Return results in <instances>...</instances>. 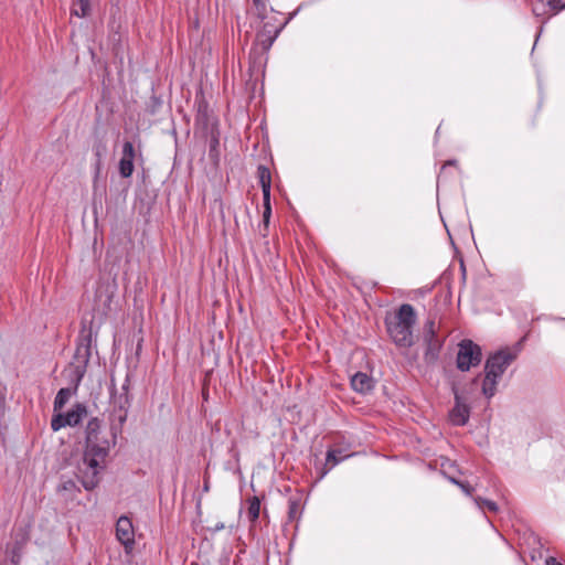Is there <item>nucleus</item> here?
Instances as JSON below:
<instances>
[{
  "label": "nucleus",
  "instance_id": "4",
  "mask_svg": "<svg viewBox=\"0 0 565 565\" xmlns=\"http://www.w3.org/2000/svg\"><path fill=\"white\" fill-rule=\"evenodd\" d=\"M396 320L388 323L387 331L398 347L409 348L413 344V326L416 322L415 311L411 305H402L396 315Z\"/></svg>",
  "mask_w": 565,
  "mask_h": 565
},
{
  "label": "nucleus",
  "instance_id": "8",
  "mask_svg": "<svg viewBox=\"0 0 565 565\" xmlns=\"http://www.w3.org/2000/svg\"><path fill=\"white\" fill-rule=\"evenodd\" d=\"M86 407L84 405L76 404L67 413H58L54 415L51 420V427L54 431H57L65 426H76L86 416Z\"/></svg>",
  "mask_w": 565,
  "mask_h": 565
},
{
  "label": "nucleus",
  "instance_id": "24",
  "mask_svg": "<svg viewBox=\"0 0 565 565\" xmlns=\"http://www.w3.org/2000/svg\"><path fill=\"white\" fill-rule=\"evenodd\" d=\"M76 486L74 483V481L72 480H67V481H64L62 484H61V489L65 490V491H68V490H72L74 489Z\"/></svg>",
  "mask_w": 565,
  "mask_h": 565
},
{
  "label": "nucleus",
  "instance_id": "20",
  "mask_svg": "<svg viewBox=\"0 0 565 565\" xmlns=\"http://www.w3.org/2000/svg\"><path fill=\"white\" fill-rule=\"evenodd\" d=\"M473 501L480 510H483L484 508H487L491 512L498 511V505L494 501L487 500V499H483L480 497L473 498Z\"/></svg>",
  "mask_w": 565,
  "mask_h": 565
},
{
  "label": "nucleus",
  "instance_id": "16",
  "mask_svg": "<svg viewBox=\"0 0 565 565\" xmlns=\"http://www.w3.org/2000/svg\"><path fill=\"white\" fill-rule=\"evenodd\" d=\"M90 0H74L71 12L73 15L84 18L89 14Z\"/></svg>",
  "mask_w": 565,
  "mask_h": 565
},
{
  "label": "nucleus",
  "instance_id": "21",
  "mask_svg": "<svg viewBox=\"0 0 565 565\" xmlns=\"http://www.w3.org/2000/svg\"><path fill=\"white\" fill-rule=\"evenodd\" d=\"M263 199H264L263 223H264V226L267 228L269 225L270 216H271L270 198L269 199L263 198Z\"/></svg>",
  "mask_w": 565,
  "mask_h": 565
},
{
  "label": "nucleus",
  "instance_id": "19",
  "mask_svg": "<svg viewBox=\"0 0 565 565\" xmlns=\"http://www.w3.org/2000/svg\"><path fill=\"white\" fill-rule=\"evenodd\" d=\"M260 512V501L257 497H253L248 500L247 516L252 522H255Z\"/></svg>",
  "mask_w": 565,
  "mask_h": 565
},
{
  "label": "nucleus",
  "instance_id": "7",
  "mask_svg": "<svg viewBox=\"0 0 565 565\" xmlns=\"http://www.w3.org/2000/svg\"><path fill=\"white\" fill-rule=\"evenodd\" d=\"M455 395V406L449 412L450 422L456 426H463L468 423L470 417V407L467 404V397L463 392H460L457 386H452Z\"/></svg>",
  "mask_w": 565,
  "mask_h": 565
},
{
  "label": "nucleus",
  "instance_id": "12",
  "mask_svg": "<svg viewBox=\"0 0 565 565\" xmlns=\"http://www.w3.org/2000/svg\"><path fill=\"white\" fill-rule=\"evenodd\" d=\"M563 9H565V0H540L533 6V13L535 15L555 14Z\"/></svg>",
  "mask_w": 565,
  "mask_h": 565
},
{
  "label": "nucleus",
  "instance_id": "27",
  "mask_svg": "<svg viewBox=\"0 0 565 565\" xmlns=\"http://www.w3.org/2000/svg\"><path fill=\"white\" fill-rule=\"evenodd\" d=\"M222 529H224V524H223V523L217 524V525L215 526V530H216V531H220V530H222Z\"/></svg>",
  "mask_w": 565,
  "mask_h": 565
},
{
  "label": "nucleus",
  "instance_id": "23",
  "mask_svg": "<svg viewBox=\"0 0 565 565\" xmlns=\"http://www.w3.org/2000/svg\"><path fill=\"white\" fill-rule=\"evenodd\" d=\"M424 331L425 332H436V323H435V320L433 319H429L427 320V322L425 323V327H424Z\"/></svg>",
  "mask_w": 565,
  "mask_h": 565
},
{
  "label": "nucleus",
  "instance_id": "13",
  "mask_svg": "<svg viewBox=\"0 0 565 565\" xmlns=\"http://www.w3.org/2000/svg\"><path fill=\"white\" fill-rule=\"evenodd\" d=\"M351 386L355 392L365 394L373 388V380L366 373L358 372L351 379Z\"/></svg>",
  "mask_w": 565,
  "mask_h": 565
},
{
  "label": "nucleus",
  "instance_id": "15",
  "mask_svg": "<svg viewBox=\"0 0 565 565\" xmlns=\"http://www.w3.org/2000/svg\"><path fill=\"white\" fill-rule=\"evenodd\" d=\"M93 152L96 158L94 167H95V178L97 179L100 173V170H102L103 158L106 153V145L102 141L95 143L93 146Z\"/></svg>",
  "mask_w": 565,
  "mask_h": 565
},
{
  "label": "nucleus",
  "instance_id": "11",
  "mask_svg": "<svg viewBox=\"0 0 565 565\" xmlns=\"http://www.w3.org/2000/svg\"><path fill=\"white\" fill-rule=\"evenodd\" d=\"M115 286H100L96 291V310L106 316L111 310Z\"/></svg>",
  "mask_w": 565,
  "mask_h": 565
},
{
  "label": "nucleus",
  "instance_id": "1",
  "mask_svg": "<svg viewBox=\"0 0 565 565\" xmlns=\"http://www.w3.org/2000/svg\"><path fill=\"white\" fill-rule=\"evenodd\" d=\"M100 422L92 418L86 425V447L76 467V477L86 490H93L99 483V475L105 467L108 456V441H98Z\"/></svg>",
  "mask_w": 565,
  "mask_h": 565
},
{
  "label": "nucleus",
  "instance_id": "14",
  "mask_svg": "<svg viewBox=\"0 0 565 565\" xmlns=\"http://www.w3.org/2000/svg\"><path fill=\"white\" fill-rule=\"evenodd\" d=\"M259 183L263 191V198H270V172L266 167L258 168Z\"/></svg>",
  "mask_w": 565,
  "mask_h": 565
},
{
  "label": "nucleus",
  "instance_id": "5",
  "mask_svg": "<svg viewBox=\"0 0 565 565\" xmlns=\"http://www.w3.org/2000/svg\"><path fill=\"white\" fill-rule=\"evenodd\" d=\"M482 359L481 348L471 340H462L459 343L457 353V367L462 371H469L477 366Z\"/></svg>",
  "mask_w": 565,
  "mask_h": 565
},
{
  "label": "nucleus",
  "instance_id": "6",
  "mask_svg": "<svg viewBox=\"0 0 565 565\" xmlns=\"http://www.w3.org/2000/svg\"><path fill=\"white\" fill-rule=\"evenodd\" d=\"M125 391L118 398L114 399V411L110 414V431L114 438L121 433L122 425L127 419L129 397H128V380L122 384Z\"/></svg>",
  "mask_w": 565,
  "mask_h": 565
},
{
  "label": "nucleus",
  "instance_id": "26",
  "mask_svg": "<svg viewBox=\"0 0 565 565\" xmlns=\"http://www.w3.org/2000/svg\"><path fill=\"white\" fill-rule=\"evenodd\" d=\"M546 564H547V565H563V564L558 563L554 557H550V558L546 561Z\"/></svg>",
  "mask_w": 565,
  "mask_h": 565
},
{
  "label": "nucleus",
  "instance_id": "18",
  "mask_svg": "<svg viewBox=\"0 0 565 565\" xmlns=\"http://www.w3.org/2000/svg\"><path fill=\"white\" fill-rule=\"evenodd\" d=\"M427 349L425 352V359L427 361H435L438 356L439 350L441 348V342L439 340H434L426 342Z\"/></svg>",
  "mask_w": 565,
  "mask_h": 565
},
{
  "label": "nucleus",
  "instance_id": "9",
  "mask_svg": "<svg viewBox=\"0 0 565 565\" xmlns=\"http://www.w3.org/2000/svg\"><path fill=\"white\" fill-rule=\"evenodd\" d=\"M116 537L124 545L126 553L132 551L135 545V529L128 516L122 515L117 520Z\"/></svg>",
  "mask_w": 565,
  "mask_h": 565
},
{
  "label": "nucleus",
  "instance_id": "22",
  "mask_svg": "<svg viewBox=\"0 0 565 565\" xmlns=\"http://www.w3.org/2000/svg\"><path fill=\"white\" fill-rule=\"evenodd\" d=\"M450 482H452L454 484L458 486L462 492L469 497H471L472 492H473V488L469 484V483H466V482H461L455 478H449Z\"/></svg>",
  "mask_w": 565,
  "mask_h": 565
},
{
  "label": "nucleus",
  "instance_id": "2",
  "mask_svg": "<svg viewBox=\"0 0 565 565\" xmlns=\"http://www.w3.org/2000/svg\"><path fill=\"white\" fill-rule=\"evenodd\" d=\"M90 344H92L90 330H88V331L83 330L81 332V335H79V339L77 342V347L75 350V354H74V359L76 362V364L73 367V373H74V377H75L74 379L75 387L73 390L68 388V387H64L57 392L55 399H54V404H53L54 412L61 411L65 406V404L70 401L72 395L75 393V391L77 390V386L81 383V381L85 374L86 365L90 358Z\"/></svg>",
  "mask_w": 565,
  "mask_h": 565
},
{
  "label": "nucleus",
  "instance_id": "17",
  "mask_svg": "<svg viewBox=\"0 0 565 565\" xmlns=\"http://www.w3.org/2000/svg\"><path fill=\"white\" fill-rule=\"evenodd\" d=\"M345 457L347 456H342L340 450H335V449L329 450L327 452V462H326V465H330V467L322 471L320 478H323L331 468H333L339 462H341Z\"/></svg>",
  "mask_w": 565,
  "mask_h": 565
},
{
  "label": "nucleus",
  "instance_id": "10",
  "mask_svg": "<svg viewBox=\"0 0 565 565\" xmlns=\"http://www.w3.org/2000/svg\"><path fill=\"white\" fill-rule=\"evenodd\" d=\"M136 157L132 142L125 141L122 145L121 158L119 160V173L122 178H129L134 173V160Z\"/></svg>",
  "mask_w": 565,
  "mask_h": 565
},
{
  "label": "nucleus",
  "instance_id": "3",
  "mask_svg": "<svg viewBox=\"0 0 565 565\" xmlns=\"http://www.w3.org/2000/svg\"><path fill=\"white\" fill-rule=\"evenodd\" d=\"M516 356L518 350L505 348L497 351L487 359L481 386V392L486 398L490 399L495 395L499 381Z\"/></svg>",
  "mask_w": 565,
  "mask_h": 565
},
{
  "label": "nucleus",
  "instance_id": "25",
  "mask_svg": "<svg viewBox=\"0 0 565 565\" xmlns=\"http://www.w3.org/2000/svg\"><path fill=\"white\" fill-rule=\"evenodd\" d=\"M434 340H438L437 337H436V332H425L424 331V341L425 343L426 342H429V341H434Z\"/></svg>",
  "mask_w": 565,
  "mask_h": 565
}]
</instances>
